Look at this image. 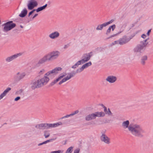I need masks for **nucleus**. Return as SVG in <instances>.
Listing matches in <instances>:
<instances>
[{"label": "nucleus", "mask_w": 153, "mask_h": 153, "mask_svg": "<svg viewBox=\"0 0 153 153\" xmlns=\"http://www.w3.org/2000/svg\"><path fill=\"white\" fill-rule=\"evenodd\" d=\"M128 130L132 134L135 136L140 137H143L142 134L144 132V131L139 125H135L133 126H129Z\"/></svg>", "instance_id": "3"}, {"label": "nucleus", "mask_w": 153, "mask_h": 153, "mask_svg": "<svg viewBox=\"0 0 153 153\" xmlns=\"http://www.w3.org/2000/svg\"><path fill=\"white\" fill-rule=\"evenodd\" d=\"M79 112V111L78 110L75 111L73 113H72V114H69V115L68 114V115H67L66 116H64V117H61V119H63V118L68 117H70V116L74 115L75 114H76L78 113Z\"/></svg>", "instance_id": "24"}, {"label": "nucleus", "mask_w": 153, "mask_h": 153, "mask_svg": "<svg viewBox=\"0 0 153 153\" xmlns=\"http://www.w3.org/2000/svg\"><path fill=\"white\" fill-rule=\"evenodd\" d=\"M114 21V20L113 19L111 20L110 21H109V22H105V25H106V26H107L109 24H110L111 23H112Z\"/></svg>", "instance_id": "35"}, {"label": "nucleus", "mask_w": 153, "mask_h": 153, "mask_svg": "<svg viewBox=\"0 0 153 153\" xmlns=\"http://www.w3.org/2000/svg\"><path fill=\"white\" fill-rule=\"evenodd\" d=\"M43 144V143H40L38 145V146H40L42 145Z\"/></svg>", "instance_id": "56"}, {"label": "nucleus", "mask_w": 153, "mask_h": 153, "mask_svg": "<svg viewBox=\"0 0 153 153\" xmlns=\"http://www.w3.org/2000/svg\"><path fill=\"white\" fill-rule=\"evenodd\" d=\"M62 123L61 122H59L56 123H55L54 124H52V127H56L57 126H58L59 125H62Z\"/></svg>", "instance_id": "30"}, {"label": "nucleus", "mask_w": 153, "mask_h": 153, "mask_svg": "<svg viewBox=\"0 0 153 153\" xmlns=\"http://www.w3.org/2000/svg\"><path fill=\"white\" fill-rule=\"evenodd\" d=\"M149 39L148 37L147 39L144 40L143 41L140 42V44L137 45L134 48V51L135 52L139 53H141L145 50V47L148 45H149V42H147Z\"/></svg>", "instance_id": "4"}, {"label": "nucleus", "mask_w": 153, "mask_h": 153, "mask_svg": "<svg viewBox=\"0 0 153 153\" xmlns=\"http://www.w3.org/2000/svg\"><path fill=\"white\" fill-rule=\"evenodd\" d=\"M80 149L79 148L75 149L74 151V153H79Z\"/></svg>", "instance_id": "44"}, {"label": "nucleus", "mask_w": 153, "mask_h": 153, "mask_svg": "<svg viewBox=\"0 0 153 153\" xmlns=\"http://www.w3.org/2000/svg\"><path fill=\"white\" fill-rule=\"evenodd\" d=\"M101 106L103 107V108H104V106H105L103 104H102Z\"/></svg>", "instance_id": "60"}, {"label": "nucleus", "mask_w": 153, "mask_h": 153, "mask_svg": "<svg viewBox=\"0 0 153 153\" xmlns=\"http://www.w3.org/2000/svg\"><path fill=\"white\" fill-rule=\"evenodd\" d=\"M60 53L57 51H53L45 55L38 61V64H41L47 61H51L57 58Z\"/></svg>", "instance_id": "2"}, {"label": "nucleus", "mask_w": 153, "mask_h": 153, "mask_svg": "<svg viewBox=\"0 0 153 153\" xmlns=\"http://www.w3.org/2000/svg\"><path fill=\"white\" fill-rule=\"evenodd\" d=\"M66 144V141H65V143L64 144Z\"/></svg>", "instance_id": "63"}, {"label": "nucleus", "mask_w": 153, "mask_h": 153, "mask_svg": "<svg viewBox=\"0 0 153 153\" xmlns=\"http://www.w3.org/2000/svg\"><path fill=\"white\" fill-rule=\"evenodd\" d=\"M16 24L13 23L12 21H10L4 24L3 26H4L3 31L7 32L11 30L16 26Z\"/></svg>", "instance_id": "6"}, {"label": "nucleus", "mask_w": 153, "mask_h": 153, "mask_svg": "<svg viewBox=\"0 0 153 153\" xmlns=\"http://www.w3.org/2000/svg\"><path fill=\"white\" fill-rule=\"evenodd\" d=\"M116 28V25H115L114 24L113 25L109 27L108 29L106 31V34L107 35H108L111 32V29H112V31H114V29Z\"/></svg>", "instance_id": "20"}, {"label": "nucleus", "mask_w": 153, "mask_h": 153, "mask_svg": "<svg viewBox=\"0 0 153 153\" xmlns=\"http://www.w3.org/2000/svg\"><path fill=\"white\" fill-rule=\"evenodd\" d=\"M59 36V33L57 31H55L49 35V37L52 39H54L58 37Z\"/></svg>", "instance_id": "15"}, {"label": "nucleus", "mask_w": 153, "mask_h": 153, "mask_svg": "<svg viewBox=\"0 0 153 153\" xmlns=\"http://www.w3.org/2000/svg\"><path fill=\"white\" fill-rule=\"evenodd\" d=\"M103 48L101 47H98L96 49V50L97 51H99L101 52L103 50Z\"/></svg>", "instance_id": "39"}, {"label": "nucleus", "mask_w": 153, "mask_h": 153, "mask_svg": "<svg viewBox=\"0 0 153 153\" xmlns=\"http://www.w3.org/2000/svg\"><path fill=\"white\" fill-rule=\"evenodd\" d=\"M11 88L8 87L0 95V100L2 99L4 96H5L7 93L10 90Z\"/></svg>", "instance_id": "19"}, {"label": "nucleus", "mask_w": 153, "mask_h": 153, "mask_svg": "<svg viewBox=\"0 0 153 153\" xmlns=\"http://www.w3.org/2000/svg\"><path fill=\"white\" fill-rule=\"evenodd\" d=\"M38 4L37 2L35 0H30L27 5L28 8L29 10H32L37 6Z\"/></svg>", "instance_id": "8"}, {"label": "nucleus", "mask_w": 153, "mask_h": 153, "mask_svg": "<svg viewBox=\"0 0 153 153\" xmlns=\"http://www.w3.org/2000/svg\"><path fill=\"white\" fill-rule=\"evenodd\" d=\"M50 135V134L48 131H45L44 132V136L45 138L48 137Z\"/></svg>", "instance_id": "31"}, {"label": "nucleus", "mask_w": 153, "mask_h": 153, "mask_svg": "<svg viewBox=\"0 0 153 153\" xmlns=\"http://www.w3.org/2000/svg\"><path fill=\"white\" fill-rule=\"evenodd\" d=\"M91 62H89L83 65L81 68H78V70H79L80 72H81L83 71L84 69L88 68V66H91Z\"/></svg>", "instance_id": "16"}, {"label": "nucleus", "mask_w": 153, "mask_h": 153, "mask_svg": "<svg viewBox=\"0 0 153 153\" xmlns=\"http://www.w3.org/2000/svg\"><path fill=\"white\" fill-rule=\"evenodd\" d=\"M104 107L103 108H104V111L105 112V114H106V113L107 112V108L105 106H104Z\"/></svg>", "instance_id": "50"}, {"label": "nucleus", "mask_w": 153, "mask_h": 153, "mask_svg": "<svg viewBox=\"0 0 153 153\" xmlns=\"http://www.w3.org/2000/svg\"><path fill=\"white\" fill-rule=\"evenodd\" d=\"M38 15V14L37 13L35 14V15L32 18V19H33L35 17H36L37 15Z\"/></svg>", "instance_id": "52"}, {"label": "nucleus", "mask_w": 153, "mask_h": 153, "mask_svg": "<svg viewBox=\"0 0 153 153\" xmlns=\"http://www.w3.org/2000/svg\"><path fill=\"white\" fill-rule=\"evenodd\" d=\"M66 75L67 74L65 73L61 74L57 78L54 80L50 84V85L51 86L53 85Z\"/></svg>", "instance_id": "10"}, {"label": "nucleus", "mask_w": 153, "mask_h": 153, "mask_svg": "<svg viewBox=\"0 0 153 153\" xmlns=\"http://www.w3.org/2000/svg\"><path fill=\"white\" fill-rule=\"evenodd\" d=\"M106 26L105 23H104L101 25H99L97 27L96 29L97 30H101L103 27H105Z\"/></svg>", "instance_id": "26"}, {"label": "nucleus", "mask_w": 153, "mask_h": 153, "mask_svg": "<svg viewBox=\"0 0 153 153\" xmlns=\"http://www.w3.org/2000/svg\"><path fill=\"white\" fill-rule=\"evenodd\" d=\"M99 117H103L105 115V113L103 112H99Z\"/></svg>", "instance_id": "36"}, {"label": "nucleus", "mask_w": 153, "mask_h": 153, "mask_svg": "<svg viewBox=\"0 0 153 153\" xmlns=\"http://www.w3.org/2000/svg\"><path fill=\"white\" fill-rule=\"evenodd\" d=\"M99 112H96L94 113L95 115H96L95 116L96 117H99Z\"/></svg>", "instance_id": "45"}, {"label": "nucleus", "mask_w": 153, "mask_h": 153, "mask_svg": "<svg viewBox=\"0 0 153 153\" xmlns=\"http://www.w3.org/2000/svg\"><path fill=\"white\" fill-rule=\"evenodd\" d=\"M119 40V44L123 45L126 44L129 42L127 36L126 35L123 36L122 38L120 39Z\"/></svg>", "instance_id": "11"}, {"label": "nucleus", "mask_w": 153, "mask_h": 153, "mask_svg": "<svg viewBox=\"0 0 153 153\" xmlns=\"http://www.w3.org/2000/svg\"><path fill=\"white\" fill-rule=\"evenodd\" d=\"M43 144H45L47 143L46 141L42 142Z\"/></svg>", "instance_id": "57"}, {"label": "nucleus", "mask_w": 153, "mask_h": 153, "mask_svg": "<svg viewBox=\"0 0 153 153\" xmlns=\"http://www.w3.org/2000/svg\"><path fill=\"white\" fill-rule=\"evenodd\" d=\"M63 151H62L60 150H58V151H54L52 152L51 153H62L63 152Z\"/></svg>", "instance_id": "38"}, {"label": "nucleus", "mask_w": 153, "mask_h": 153, "mask_svg": "<svg viewBox=\"0 0 153 153\" xmlns=\"http://www.w3.org/2000/svg\"><path fill=\"white\" fill-rule=\"evenodd\" d=\"M100 139L103 142L106 144H109L110 143V138L105 134L104 133H102L100 136Z\"/></svg>", "instance_id": "9"}, {"label": "nucleus", "mask_w": 153, "mask_h": 153, "mask_svg": "<svg viewBox=\"0 0 153 153\" xmlns=\"http://www.w3.org/2000/svg\"><path fill=\"white\" fill-rule=\"evenodd\" d=\"M69 46V45L68 44L67 45H65L64 46V49H66Z\"/></svg>", "instance_id": "51"}, {"label": "nucleus", "mask_w": 153, "mask_h": 153, "mask_svg": "<svg viewBox=\"0 0 153 153\" xmlns=\"http://www.w3.org/2000/svg\"><path fill=\"white\" fill-rule=\"evenodd\" d=\"M146 35L144 34H142L141 36V37L144 39H145L146 37Z\"/></svg>", "instance_id": "49"}, {"label": "nucleus", "mask_w": 153, "mask_h": 153, "mask_svg": "<svg viewBox=\"0 0 153 153\" xmlns=\"http://www.w3.org/2000/svg\"><path fill=\"white\" fill-rule=\"evenodd\" d=\"M47 4H46L45 5L42 6H41L38 8L36 10V11L37 12H39L41 11H42L45 9V8L47 7Z\"/></svg>", "instance_id": "25"}, {"label": "nucleus", "mask_w": 153, "mask_h": 153, "mask_svg": "<svg viewBox=\"0 0 153 153\" xmlns=\"http://www.w3.org/2000/svg\"><path fill=\"white\" fill-rule=\"evenodd\" d=\"M113 45L116 44H119V40L118 41H115L112 43Z\"/></svg>", "instance_id": "46"}, {"label": "nucleus", "mask_w": 153, "mask_h": 153, "mask_svg": "<svg viewBox=\"0 0 153 153\" xmlns=\"http://www.w3.org/2000/svg\"><path fill=\"white\" fill-rule=\"evenodd\" d=\"M79 61H80V64H83L85 63V62H87V61H85V60L84 58L82 59L81 60Z\"/></svg>", "instance_id": "40"}, {"label": "nucleus", "mask_w": 153, "mask_h": 153, "mask_svg": "<svg viewBox=\"0 0 153 153\" xmlns=\"http://www.w3.org/2000/svg\"><path fill=\"white\" fill-rule=\"evenodd\" d=\"M21 55L20 53H18L17 54H14L10 56L7 57L6 59V61L7 62H10L12 61L13 59L16 58L19 56Z\"/></svg>", "instance_id": "13"}, {"label": "nucleus", "mask_w": 153, "mask_h": 153, "mask_svg": "<svg viewBox=\"0 0 153 153\" xmlns=\"http://www.w3.org/2000/svg\"><path fill=\"white\" fill-rule=\"evenodd\" d=\"M7 124V123H4L3 125H5V124Z\"/></svg>", "instance_id": "62"}, {"label": "nucleus", "mask_w": 153, "mask_h": 153, "mask_svg": "<svg viewBox=\"0 0 153 153\" xmlns=\"http://www.w3.org/2000/svg\"><path fill=\"white\" fill-rule=\"evenodd\" d=\"M135 34L134 33L131 35L129 38H128V39L129 40V41L131 39H132L135 36Z\"/></svg>", "instance_id": "41"}, {"label": "nucleus", "mask_w": 153, "mask_h": 153, "mask_svg": "<svg viewBox=\"0 0 153 153\" xmlns=\"http://www.w3.org/2000/svg\"><path fill=\"white\" fill-rule=\"evenodd\" d=\"M35 127L40 130H45V123H42L37 125Z\"/></svg>", "instance_id": "22"}, {"label": "nucleus", "mask_w": 153, "mask_h": 153, "mask_svg": "<svg viewBox=\"0 0 153 153\" xmlns=\"http://www.w3.org/2000/svg\"><path fill=\"white\" fill-rule=\"evenodd\" d=\"M27 11L26 8H25L22 11L21 13L19 14V16L22 18L25 17L27 14Z\"/></svg>", "instance_id": "21"}, {"label": "nucleus", "mask_w": 153, "mask_h": 153, "mask_svg": "<svg viewBox=\"0 0 153 153\" xmlns=\"http://www.w3.org/2000/svg\"><path fill=\"white\" fill-rule=\"evenodd\" d=\"M106 114H108L109 115H111L112 114L109 108H108V111L106 113Z\"/></svg>", "instance_id": "37"}, {"label": "nucleus", "mask_w": 153, "mask_h": 153, "mask_svg": "<svg viewBox=\"0 0 153 153\" xmlns=\"http://www.w3.org/2000/svg\"><path fill=\"white\" fill-rule=\"evenodd\" d=\"M92 55L93 52H91L89 53L84 54L83 56V57L84 59H85V61L87 62L90 59L91 57L92 56Z\"/></svg>", "instance_id": "17"}, {"label": "nucleus", "mask_w": 153, "mask_h": 153, "mask_svg": "<svg viewBox=\"0 0 153 153\" xmlns=\"http://www.w3.org/2000/svg\"><path fill=\"white\" fill-rule=\"evenodd\" d=\"M149 43V42L150 43H152L153 42V40H150L149 42H148Z\"/></svg>", "instance_id": "55"}, {"label": "nucleus", "mask_w": 153, "mask_h": 153, "mask_svg": "<svg viewBox=\"0 0 153 153\" xmlns=\"http://www.w3.org/2000/svg\"><path fill=\"white\" fill-rule=\"evenodd\" d=\"M20 27L22 28H23V27L22 25H20Z\"/></svg>", "instance_id": "59"}, {"label": "nucleus", "mask_w": 153, "mask_h": 153, "mask_svg": "<svg viewBox=\"0 0 153 153\" xmlns=\"http://www.w3.org/2000/svg\"><path fill=\"white\" fill-rule=\"evenodd\" d=\"M36 11L35 9H33L30 12L29 14H28V17H29L35 11Z\"/></svg>", "instance_id": "42"}, {"label": "nucleus", "mask_w": 153, "mask_h": 153, "mask_svg": "<svg viewBox=\"0 0 153 153\" xmlns=\"http://www.w3.org/2000/svg\"><path fill=\"white\" fill-rule=\"evenodd\" d=\"M151 29H149V30H148V32H147V34H147V36H149V35H150V33L151 32Z\"/></svg>", "instance_id": "48"}, {"label": "nucleus", "mask_w": 153, "mask_h": 153, "mask_svg": "<svg viewBox=\"0 0 153 153\" xmlns=\"http://www.w3.org/2000/svg\"><path fill=\"white\" fill-rule=\"evenodd\" d=\"M121 32L120 31V32H119L118 33H116V34H114L111 35V36H109L107 38V39H109L111 38L112 37H114L117 36V35L119 34Z\"/></svg>", "instance_id": "34"}, {"label": "nucleus", "mask_w": 153, "mask_h": 153, "mask_svg": "<svg viewBox=\"0 0 153 153\" xmlns=\"http://www.w3.org/2000/svg\"><path fill=\"white\" fill-rule=\"evenodd\" d=\"M78 70V68L76 70V71H73L71 73L69 74H68L69 75V76H70V77H72L74 76L76 74V73L81 72H80V71H79V70Z\"/></svg>", "instance_id": "29"}, {"label": "nucleus", "mask_w": 153, "mask_h": 153, "mask_svg": "<svg viewBox=\"0 0 153 153\" xmlns=\"http://www.w3.org/2000/svg\"><path fill=\"white\" fill-rule=\"evenodd\" d=\"M135 25V24H132V26L131 27H134Z\"/></svg>", "instance_id": "58"}, {"label": "nucleus", "mask_w": 153, "mask_h": 153, "mask_svg": "<svg viewBox=\"0 0 153 153\" xmlns=\"http://www.w3.org/2000/svg\"><path fill=\"white\" fill-rule=\"evenodd\" d=\"M44 71H45L44 69H42L40 71V72L39 73H40L41 72H44Z\"/></svg>", "instance_id": "54"}, {"label": "nucleus", "mask_w": 153, "mask_h": 153, "mask_svg": "<svg viewBox=\"0 0 153 153\" xmlns=\"http://www.w3.org/2000/svg\"><path fill=\"white\" fill-rule=\"evenodd\" d=\"M129 122L128 120H126L125 121H124L122 123V126H123L124 128H128V126L129 125Z\"/></svg>", "instance_id": "27"}, {"label": "nucleus", "mask_w": 153, "mask_h": 153, "mask_svg": "<svg viewBox=\"0 0 153 153\" xmlns=\"http://www.w3.org/2000/svg\"><path fill=\"white\" fill-rule=\"evenodd\" d=\"M55 138H53V139L47 140L46 141V143H47L50 142H52L54 140H55Z\"/></svg>", "instance_id": "43"}, {"label": "nucleus", "mask_w": 153, "mask_h": 153, "mask_svg": "<svg viewBox=\"0 0 153 153\" xmlns=\"http://www.w3.org/2000/svg\"><path fill=\"white\" fill-rule=\"evenodd\" d=\"M80 65V61H78L74 65L72 66V68L75 69L78 67L79 65Z\"/></svg>", "instance_id": "33"}, {"label": "nucleus", "mask_w": 153, "mask_h": 153, "mask_svg": "<svg viewBox=\"0 0 153 153\" xmlns=\"http://www.w3.org/2000/svg\"><path fill=\"white\" fill-rule=\"evenodd\" d=\"M148 59V57L146 55H144L142 56L140 58V63L143 65H145L146 63V62Z\"/></svg>", "instance_id": "14"}, {"label": "nucleus", "mask_w": 153, "mask_h": 153, "mask_svg": "<svg viewBox=\"0 0 153 153\" xmlns=\"http://www.w3.org/2000/svg\"><path fill=\"white\" fill-rule=\"evenodd\" d=\"M52 126L51 123H45V129L52 128Z\"/></svg>", "instance_id": "28"}, {"label": "nucleus", "mask_w": 153, "mask_h": 153, "mask_svg": "<svg viewBox=\"0 0 153 153\" xmlns=\"http://www.w3.org/2000/svg\"><path fill=\"white\" fill-rule=\"evenodd\" d=\"M16 24L13 23L12 21H10L4 24L3 26H4L3 31L7 32L11 30L16 26Z\"/></svg>", "instance_id": "5"}, {"label": "nucleus", "mask_w": 153, "mask_h": 153, "mask_svg": "<svg viewBox=\"0 0 153 153\" xmlns=\"http://www.w3.org/2000/svg\"><path fill=\"white\" fill-rule=\"evenodd\" d=\"M71 77L69 76H67L66 77L63 78L60 81L59 83V85H61L63 83L66 82L68 80H69L71 78Z\"/></svg>", "instance_id": "23"}, {"label": "nucleus", "mask_w": 153, "mask_h": 153, "mask_svg": "<svg viewBox=\"0 0 153 153\" xmlns=\"http://www.w3.org/2000/svg\"><path fill=\"white\" fill-rule=\"evenodd\" d=\"M117 79L116 77L113 76H108L106 79L107 81L110 83H113L115 82Z\"/></svg>", "instance_id": "12"}, {"label": "nucleus", "mask_w": 153, "mask_h": 153, "mask_svg": "<svg viewBox=\"0 0 153 153\" xmlns=\"http://www.w3.org/2000/svg\"><path fill=\"white\" fill-rule=\"evenodd\" d=\"M14 31H18V30H17V29H15V30H14Z\"/></svg>", "instance_id": "61"}, {"label": "nucleus", "mask_w": 153, "mask_h": 153, "mask_svg": "<svg viewBox=\"0 0 153 153\" xmlns=\"http://www.w3.org/2000/svg\"><path fill=\"white\" fill-rule=\"evenodd\" d=\"M62 68L60 67L55 68L52 70L49 71L46 73L44 76L41 79H39L37 80H33L31 83V88L32 90L36 88H40L47 83L49 80V78L47 77L50 74L53 73L56 74L58 73V71H61Z\"/></svg>", "instance_id": "1"}, {"label": "nucleus", "mask_w": 153, "mask_h": 153, "mask_svg": "<svg viewBox=\"0 0 153 153\" xmlns=\"http://www.w3.org/2000/svg\"><path fill=\"white\" fill-rule=\"evenodd\" d=\"M22 90L20 89L19 91H18V93H21L22 92Z\"/></svg>", "instance_id": "53"}, {"label": "nucleus", "mask_w": 153, "mask_h": 153, "mask_svg": "<svg viewBox=\"0 0 153 153\" xmlns=\"http://www.w3.org/2000/svg\"><path fill=\"white\" fill-rule=\"evenodd\" d=\"M20 97L18 96V97H17L14 100L16 101H17L18 100H20Z\"/></svg>", "instance_id": "47"}, {"label": "nucleus", "mask_w": 153, "mask_h": 153, "mask_svg": "<svg viewBox=\"0 0 153 153\" xmlns=\"http://www.w3.org/2000/svg\"><path fill=\"white\" fill-rule=\"evenodd\" d=\"M73 147L71 146L69 147L66 151L65 153H71Z\"/></svg>", "instance_id": "32"}, {"label": "nucleus", "mask_w": 153, "mask_h": 153, "mask_svg": "<svg viewBox=\"0 0 153 153\" xmlns=\"http://www.w3.org/2000/svg\"><path fill=\"white\" fill-rule=\"evenodd\" d=\"M94 113H92L87 115L85 117V120L86 121H89L91 120L92 119H94L96 118L95 116Z\"/></svg>", "instance_id": "18"}, {"label": "nucleus", "mask_w": 153, "mask_h": 153, "mask_svg": "<svg viewBox=\"0 0 153 153\" xmlns=\"http://www.w3.org/2000/svg\"><path fill=\"white\" fill-rule=\"evenodd\" d=\"M25 75L26 74L25 72L20 73L19 72L14 76V79L15 82H18L23 79Z\"/></svg>", "instance_id": "7"}]
</instances>
